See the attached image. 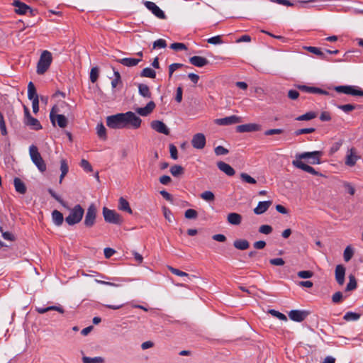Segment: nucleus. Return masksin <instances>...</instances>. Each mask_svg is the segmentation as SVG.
Instances as JSON below:
<instances>
[{
    "label": "nucleus",
    "mask_w": 363,
    "mask_h": 363,
    "mask_svg": "<svg viewBox=\"0 0 363 363\" xmlns=\"http://www.w3.org/2000/svg\"><path fill=\"white\" fill-rule=\"evenodd\" d=\"M52 61V57L51 52L48 50H44L41 53L40 59L37 63V73L40 75L45 74L49 69Z\"/></svg>",
    "instance_id": "nucleus-1"
},
{
    "label": "nucleus",
    "mask_w": 363,
    "mask_h": 363,
    "mask_svg": "<svg viewBox=\"0 0 363 363\" xmlns=\"http://www.w3.org/2000/svg\"><path fill=\"white\" fill-rule=\"evenodd\" d=\"M29 153L32 162L35 164L39 171L44 172L46 170V164L38 152V147L34 145H30Z\"/></svg>",
    "instance_id": "nucleus-2"
},
{
    "label": "nucleus",
    "mask_w": 363,
    "mask_h": 363,
    "mask_svg": "<svg viewBox=\"0 0 363 363\" xmlns=\"http://www.w3.org/2000/svg\"><path fill=\"white\" fill-rule=\"evenodd\" d=\"M84 211L82 207L77 204L70 211L69 215L65 218L66 223L69 225L79 223L84 215Z\"/></svg>",
    "instance_id": "nucleus-3"
},
{
    "label": "nucleus",
    "mask_w": 363,
    "mask_h": 363,
    "mask_svg": "<svg viewBox=\"0 0 363 363\" xmlns=\"http://www.w3.org/2000/svg\"><path fill=\"white\" fill-rule=\"evenodd\" d=\"M106 125L110 128L121 129L125 128L124 113L109 116L106 118Z\"/></svg>",
    "instance_id": "nucleus-4"
},
{
    "label": "nucleus",
    "mask_w": 363,
    "mask_h": 363,
    "mask_svg": "<svg viewBox=\"0 0 363 363\" xmlns=\"http://www.w3.org/2000/svg\"><path fill=\"white\" fill-rule=\"evenodd\" d=\"M103 216L105 221L109 223L121 225L123 221L119 213L106 207L103 208Z\"/></svg>",
    "instance_id": "nucleus-5"
},
{
    "label": "nucleus",
    "mask_w": 363,
    "mask_h": 363,
    "mask_svg": "<svg viewBox=\"0 0 363 363\" xmlns=\"http://www.w3.org/2000/svg\"><path fill=\"white\" fill-rule=\"evenodd\" d=\"M334 89L338 93L351 95L353 96H363V90L356 86L342 85L337 86Z\"/></svg>",
    "instance_id": "nucleus-6"
},
{
    "label": "nucleus",
    "mask_w": 363,
    "mask_h": 363,
    "mask_svg": "<svg viewBox=\"0 0 363 363\" xmlns=\"http://www.w3.org/2000/svg\"><path fill=\"white\" fill-rule=\"evenodd\" d=\"M125 128L132 127L134 129H138L140 127L142 120L135 113L128 111L124 113Z\"/></svg>",
    "instance_id": "nucleus-7"
},
{
    "label": "nucleus",
    "mask_w": 363,
    "mask_h": 363,
    "mask_svg": "<svg viewBox=\"0 0 363 363\" xmlns=\"http://www.w3.org/2000/svg\"><path fill=\"white\" fill-rule=\"evenodd\" d=\"M96 216V208L94 204H91L87 208L84 223L88 227H92L95 223Z\"/></svg>",
    "instance_id": "nucleus-8"
},
{
    "label": "nucleus",
    "mask_w": 363,
    "mask_h": 363,
    "mask_svg": "<svg viewBox=\"0 0 363 363\" xmlns=\"http://www.w3.org/2000/svg\"><path fill=\"white\" fill-rule=\"evenodd\" d=\"M54 110L55 108L53 107L50 113V118L52 124L55 125V121H57L60 128H65L68 123L67 118L62 114H55Z\"/></svg>",
    "instance_id": "nucleus-9"
},
{
    "label": "nucleus",
    "mask_w": 363,
    "mask_h": 363,
    "mask_svg": "<svg viewBox=\"0 0 363 363\" xmlns=\"http://www.w3.org/2000/svg\"><path fill=\"white\" fill-rule=\"evenodd\" d=\"M145 7L150 10L156 17L160 19H166L167 16L164 11L160 9L154 2L145 1L143 2Z\"/></svg>",
    "instance_id": "nucleus-10"
},
{
    "label": "nucleus",
    "mask_w": 363,
    "mask_h": 363,
    "mask_svg": "<svg viewBox=\"0 0 363 363\" xmlns=\"http://www.w3.org/2000/svg\"><path fill=\"white\" fill-rule=\"evenodd\" d=\"M292 164L295 167L301 169H302L308 173H310L313 175L320 176V177L323 176V174L317 172L313 167L305 164L304 162H303L302 161H301L299 160H293Z\"/></svg>",
    "instance_id": "nucleus-11"
},
{
    "label": "nucleus",
    "mask_w": 363,
    "mask_h": 363,
    "mask_svg": "<svg viewBox=\"0 0 363 363\" xmlns=\"http://www.w3.org/2000/svg\"><path fill=\"white\" fill-rule=\"evenodd\" d=\"M310 314L308 311L292 310L289 313V317L295 322H302Z\"/></svg>",
    "instance_id": "nucleus-12"
},
{
    "label": "nucleus",
    "mask_w": 363,
    "mask_h": 363,
    "mask_svg": "<svg viewBox=\"0 0 363 363\" xmlns=\"http://www.w3.org/2000/svg\"><path fill=\"white\" fill-rule=\"evenodd\" d=\"M150 127L159 133H162L164 135H169V129L165 125V123L161 121L155 120L150 123Z\"/></svg>",
    "instance_id": "nucleus-13"
},
{
    "label": "nucleus",
    "mask_w": 363,
    "mask_h": 363,
    "mask_svg": "<svg viewBox=\"0 0 363 363\" xmlns=\"http://www.w3.org/2000/svg\"><path fill=\"white\" fill-rule=\"evenodd\" d=\"M241 122V118L235 115L216 119V123L219 125H229Z\"/></svg>",
    "instance_id": "nucleus-14"
},
{
    "label": "nucleus",
    "mask_w": 363,
    "mask_h": 363,
    "mask_svg": "<svg viewBox=\"0 0 363 363\" xmlns=\"http://www.w3.org/2000/svg\"><path fill=\"white\" fill-rule=\"evenodd\" d=\"M191 145L194 148L203 149L206 145V137L203 133H196L193 136Z\"/></svg>",
    "instance_id": "nucleus-15"
},
{
    "label": "nucleus",
    "mask_w": 363,
    "mask_h": 363,
    "mask_svg": "<svg viewBox=\"0 0 363 363\" xmlns=\"http://www.w3.org/2000/svg\"><path fill=\"white\" fill-rule=\"evenodd\" d=\"M345 267L342 264H337L335 270V277L337 283L342 286L345 283Z\"/></svg>",
    "instance_id": "nucleus-16"
},
{
    "label": "nucleus",
    "mask_w": 363,
    "mask_h": 363,
    "mask_svg": "<svg viewBox=\"0 0 363 363\" xmlns=\"http://www.w3.org/2000/svg\"><path fill=\"white\" fill-rule=\"evenodd\" d=\"M155 108V104L154 101H150L147 104L145 107H140L135 109L137 113L142 116H147L150 115Z\"/></svg>",
    "instance_id": "nucleus-17"
},
{
    "label": "nucleus",
    "mask_w": 363,
    "mask_h": 363,
    "mask_svg": "<svg viewBox=\"0 0 363 363\" xmlns=\"http://www.w3.org/2000/svg\"><path fill=\"white\" fill-rule=\"evenodd\" d=\"M12 5L16 7L15 12L19 15L26 14L28 11V9H30L29 6L19 0H14Z\"/></svg>",
    "instance_id": "nucleus-18"
},
{
    "label": "nucleus",
    "mask_w": 363,
    "mask_h": 363,
    "mask_svg": "<svg viewBox=\"0 0 363 363\" xmlns=\"http://www.w3.org/2000/svg\"><path fill=\"white\" fill-rule=\"evenodd\" d=\"M259 129V125L255 123H248L239 125L236 127V130L238 133H247L257 131Z\"/></svg>",
    "instance_id": "nucleus-19"
},
{
    "label": "nucleus",
    "mask_w": 363,
    "mask_h": 363,
    "mask_svg": "<svg viewBox=\"0 0 363 363\" xmlns=\"http://www.w3.org/2000/svg\"><path fill=\"white\" fill-rule=\"evenodd\" d=\"M272 204V201H259L253 211L256 215L262 214L268 210Z\"/></svg>",
    "instance_id": "nucleus-20"
},
{
    "label": "nucleus",
    "mask_w": 363,
    "mask_h": 363,
    "mask_svg": "<svg viewBox=\"0 0 363 363\" xmlns=\"http://www.w3.org/2000/svg\"><path fill=\"white\" fill-rule=\"evenodd\" d=\"M359 158V157L356 155L355 149L352 148L350 150L349 153L347 155L345 164L347 166L353 167Z\"/></svg>",
    "instance_id": "nucleus-21"
},
{
    "label": "nucleus",
    "mask_w": 363,
    "mask_h": 363,
    "mask_svg": "<svg viewBox=\"0 0 363 363\" xmlns=\"http://www.w3.org/2000/svg\"><path fill=\"white\" fill-rule=\"evenodd\" d=\"M218 168L228 176H233L235 174L234 169L228 164L220 161L217 163Z\"/></svg>",
    "instance_id": "nucleus-22"
},
{
    "label": "nucleus",
    "mask_w": 363,
    "mask_h": 363,
    "mask_svg": "<svg viewBox=\"0 0 363 363\" xmlns=\"http://www.w3.org/2000/svg\"><path fill=\"white\" fill-rule=\"evenodd\" d=\"M189 62L191 65L198 67H202L208 64V60L201 56H193L190 57Z\"/></svg>",
    "instance_id": "nucleus-23"
},
{
    "label": "nucleus",
    "mask_w": 363,
    "mask_h": 363,
    "mask_svg": "<svg viewBox=\"0 0 363 363\" xmlns=\"http://www.w3.org/2000/svg\"><path fill=\"white\" fill-rule=\"evenodd\" d=\"M141 60H142L141 58L136 59V58H130V57H125V58L116 60V61L118 63H121V65H123L125 67H129L136 66Z\"/></svg>",
    "instance_id": "nucleus-24"
},
{
    "label": "nucleus",
    "mask_w": 363,
    "mask_h": 363,
    "mask_svg": "<svg viewBox=\"0 0 363 363\" xmlns=\"http://www.w3.org/2000/svg\"><path fill=\"white\" fill-rule=\"evenodd\" d=\"M13 184L15 187V190L21 194H24L27 191V188L24 182L18 177H15L13 179Z\"/></svg>",
    "instance_id": "nucleus-25"
},
{
    "label": "nucleus",
    "mask_w": 363,
    "mask_h": 363,
    "mask_svg": "<svg viewBox=\"0 0 363 363\" xmlns=\"http://www.w3.org/2000/svg\"><path fill=\"white\" fill-rule=\"evenodd\" d=\"M35 311L40 314H43L45 313L50 311H56L62 314H63L65 313V309L60 306H48V307H45V308L37 307L35 308Z\"/></svg>",
    "instance_id": "nucleus-26"
},
{
    "label": "nucleus",
    "mask_w": 363,
    "mask_h": 363,
    "mask_svg": "<svg viewBox=\"0 0 363 363\" xmlns=\"http://www.w3.org/2000/svg\"><path fill=\"white\" fill-rule=\"evenodd\" d=\"M228 222L234 225H238L241 223L242 216L238 213H230L227 216Z\"/></svg>",
    "instance_id": "nucleus-27"
},
{
    "label": "nucleus",
    "mask_w": 363,
    "mask_h": 363,
    "mask_svg": "<svg viewBox=\"0 0 363 363\" xmlns=\"http://www.w3.org/2000/svg\"><path fill=\"white\" fill-rule=\"evenodd\" d=\"M25 124L28 126H30L31 129L35 130H39L43 128L41 124L39 121L33 116L30 117L28 119L24 121Z\"/></svg>",
    "instance_id": "nucleus-28"
},
{
    "label": "nucleus",
    "mask_w": 363,
    "mask_h": 363,
    "mask_svg": "<svg viewBox=\"0 0 363 363\" xmlns=\"http://www.w3.org/2000/svg\"><path fill=\"white\" fill-rule=\"evenodd\" d=\"M118 209L123 211H125L129 214L133 213V211L130 207L128 201L123 197H121L118 200Z\"/></svg>",
    "instance_id": "nucleus-29"
},
{
    "label": "nucleus",
    "mask_w": 363,
    "mask_h": 363,
    "mask_svg": "<svg viewBox=\"0 0 363 363\" xmlns=\"http://www.w3.org/2000/svg\"><path fill=\"white\" fill-rule=\"evenodd\" d=\"M233 246L240 250H245L250 247V242L245 239H238L233 242Z\"/></svg>",
    "instance_id": "nucleus-30"
},
{
    "label": "nucleus",
    "mask_w": 363,
    "mask_h": 363,
    "mask_svg": "<svg viewBox=\"0 0 363 363\" xmlns=\"http://www.w3.org/2000/svg\"><path fill=\"white\" fill-rule=\"evenodd\" d=\"M317 155H323V152L321 151H313V152H305L301 154H297L296 155V160H299L301 161V160L305 159H311L313 156H315Z\"/></svg>",
    "instance_id": "nucleus-31"
},
{
    "label": "nucleus",
    "mask_w": 363,
    "mask_h": 363,
    "mask_svg": "<svg viewBox=\"0 0 363 363\" xmlns=\"http://www.w3.org/2000/svg\"><path fill=\"white\" fill-rule=\"evenodd\" d=\"M138 91H139V94L145 98L150 99L152 96V94L150 91V88L147 84H138Z\"/></svg>",
    "instance_id": "nucleus-32"
},
{
    "label": "nucleus",
    "mask_w": 363,
    "mask_h": 363,
    "mask_svg": "<svg viewBox=\"0 0 363 363\" xmlns=\"http://www.w3.org/2000/svg\"><path fill=\"white\" fill-rule=\"evenodd\" d=\"M52 217L53 222L56 225L60 226L62 224L64 217L63 214L61 212H60L57 210H54L52 213Z\"/></svg>",
    "instance_id": "nucleus-33"
},
{
    "label": "nucleus",
    "mask_w": 363,
    "mask_h": 363,
    "mask_svg": "<svg viewBox=\"0 0 363 363\" xmlns=\"http://www.w3.org/2000/svg\"><path fill=\"white\" fill-rule=\"evenodd\" d=\"M60 171H61V174H60V181H59L60 184L62 183V179L67 175V174L69 171L68 164H67L66 160H65V159H62L60 161Z\"/></svg>",
    "instance_id": "nucleus-34"
},
{
    "label": "nucleus",
    "mask_w": 363,
    "mask_h": 363,
    "mask_svg": "<svg viewBox=\"0 0 363 363\" xmlns=\"http://www.w3.org/2000/svg\"><path fill=\"white\" fill-rule=\"evenodd\" d=\"M35 97L38 98L35 86L32 82H30L28 85V98L30 100H33V99H35Z\"/></svg>",
    "instance_id": "nucleus-35"
},
{
    "label": "nucleus",
    "mask_w": 363,
    "mask_h": 363,
    "mask_svg": "<svg viewBox=\"0 0 363 363\" xmlns=\"http://www.w3.org/2000/svg\"><path fill=\"white\" fill-rule=\"evenodd\" d=\"M96 133L101 140H106L107 139L106 129L102 123H100L96 125Z\"/></svg>",
    "instance_id": "nucleus-36"
},
{
    "label": "nucleus",
    "mask_w": 363,
    "mask_h": 363,
    "mask_svg": "<svg viewBox=\"0 0 363 363\" xmlns=\"http://www.w3.org/2000/svg\"><path fill=\"white\" fill-rule=\"evenodd\" d=\"M305 49L307 50L308 51H309L310 52L313 53V54L318 55V57H320L323 60H328L327 59V57L325 56V55L318 48L308 46V47H305Z\"/></svg>",
    "instance_id": "nucleus-37"
},
{
    "label": "nucleus",
    "mask_w": 363,
    "mask_h": 363,
    "mask_svg": "<svg viewBox=\"0 0 363 363\" xmlns=\"http://www.w3.org/2000/svg\"><path fill=\"white\" fill-rule=\"evenodd\" d=\"M140 76L143 77H149L154 79L156 77V72L152 69L150 67H146L142 70Z\"/></svg>",
    "instance_id": "nucleus-38"
},
{
    "label": "nucleus",
    "mask_w": 363,
    "mask_h": 363,
    "mask_svg": "<svg viewBox=\"0 0 363 363\" xmlns=\"http://www.w3.org/2000/svg\"><path fill=\"white\" fill-rule=\"evenodd\" d=\"M170 172L174 177H178L184 174V168L181 165L175 164L171 167Z\"/></svg>",
    "instance_id": "nucleus-39"
},
{
    "label": "nucleus",
    "mask_w": 363,
    "mask_h": 363,
    "mask_svg": "<svg viewBox=\"0 0 363 363\" xmlns=\"http://www.w3.org/2000/svg\"><path fill=\"white\" fill-rule=\"evenodd\" d=\"M317 116L316 113L313 111L307 112L305 114L301 115L296 118L297 121H310Z\"/></svg>",
    "instance_id": "nucleus-40"
},
{
    "label": "nucleus",
    "mask_w": 363,
    "mask_h": 363,
    "mask_svg": "<svg viewBox=\"0 0 363 363\" xmlns=\"http://www.w3.org/2000/svg\"><path fill=\"white\" fill-rule=\"evenodd\" d=\"M360 318V314L354 312L349 311L347 312L343 319L346 321L357 320Z\"/></svg>",
    "instance_id": "nucleus-41"
},
{
    "label": "nucleus",
    "mask_w": 363,
    "mask_h": 363,
    "mask_svg": "<svg viewBox=\"0 0 363 363\" xmlns=\"http://www.w3.org/2000/svg\"><path fill=\"white\" fill-rule=\"evenodd\" d=\"M357 288V281L353 275H350L349 283L347 284L346 291H350Z\"/></svg>",
    "instance_id": "nucleus-42"
},
{
    "label": "nucleus",
    "mask_w": 363,
    "mask_h": 363,
    "mask_svg": "<svg viewBox=\"0 0 363 363\" xmlns=\"http://www.w3.org/2000/svg\"><path fill=\"white\" fill-rule=\"evenodd\" d=\"M201 198L206 201L211 202L215 200L214 194L211 191H205L201 194Z\"/></svg>",
    "instance_id": "nucleus-43"
},
{
    "label": "nucleus",
    "mask_w": 363,
    "mask_h": 363,
    "mask_svg": "<svg viewBox=\"0 0 363 363\" xmlns=\"http://www.w3.org/2000/svg\"><path fill=\"white\" fill-rule=\"evenodd\" d=\"M82 362L83 363H103L104 359L101 357H96L94 358L83 357Z\"/></svg>",
    "instance_id": "nucleus-44"
},
{
    "label": "nucleus",
    "mask_w": 363,
    "mask_h": 363,
    "mask_svg": "<svg viewBox=\"0 0 363 363\" xmlns=\"http://www.w3.org/2000/svg\"><path fill=\"white\" fill-rule=\"evenodd\" d=\"M240 179L242 182L251 184H255L257 183V181L255 179L247 174V173L242 172L240 174Z\"/></svg>",
    "instance_id": "nucleus-45"
},
{
    "label": "nucleus",
    "mask_w": 363,
    "mask_h": 363,
    "mask_svg": "<svg viewBox=\"0 0 363 363\" xmlns=\"http://www.w3.org/2000/svg\"><path fill=\"white\" fill-rule=\"evenodd\" d=\"M353 254H354V252H353V250L352 249V247L350 246H347L345 249L344 254H343L345 261L349 262L352 259Z\"/></svg>",
    "instance_id": "nucleus-46"
},
{
    "label": "nucleus",
    "mask_w": 363,
    "mask_h": 363,
    "mask_svg": "<svg viewBox=\"0 0 363 363\" xmlns=\"http://www.w3.org/2000/svg\"><path fill=\"white\" fill-rule=\"evenodd\" d=\"M80 167L86 172H91L93 171L91 164L85 159L81 160Z\"/></svg>",
    "instance_id": "nucleus-47"
},
{
    "label": "nucleus",
    "mask_w": 363,
    "mask_h": 363,
    "mask_svg": "<svg viewBox=\"0 0 363 363\" xmlns=\"http://www.w3.org/2000/svg\"><path fill=\"white\" fill-rule=\"evenodd\" d=\"M48 193L50 194V196L55 199L57 201H58L60 204H62L64 207H67L66 203L61 199L60 196H59L54 190L52 189H48Z\"/></svg>",
    "instance_id": "nucleus-48"
},
{
    "label": "nucleus",
    "mask_w": 363,
    "mask_h": 363,
    "mask_svg": "<svg viewBox=\"0 0 363 363\" xmlns=\"http://www.w3.org/2000/svg\"><path fill=\"white\" fill-rule=\"evenodd\" d=\"M99 69L96 67H92L90 72V81L92 83H94L96 82L99 77Z\"/></svg>",
    "instance_id": "nucleus-49"
},
{
    "label": "nucleus",
    "mask_w": 363,
    "mask_h": 363,
    "mask_svg": "<svg viewBox=\"0 0 363 363\" xmlns=\"http://www.w3.org/2000/svg\"><path fill=\"white\" fill-rule=\"evenodd\" d=\"M185 218L187 219H196L198 216V213L194 209H187L184 213Z\"/></svg>",
    "instance_id": "nucleus-50"
},
{
    "label": "nucleus",
    "mask_w": 363,
    "mask_h": 363,
    "mask_svg": "<svg viewBox=\"0 0 363 363\" xmlns=\"http://www.w3.org/2000/svg\"><path fill=\"white\" fill-rule=\"evenodd\" d=\"M272 227L269 225H262L259 228V232L264 235L270 234L272 232Z\"/></svg>",
    "instance_id": "nucleus-51"
},
{
    "label": "nucleus",
    "mask_w": 363,
    "mask_h": 363,
    "mask_svg": "<svg viewBox=\"0 0 363 363\" xmlns=\"http://www.w3.org/2000/svg\"><path fill=\"white\" fill-rule=\"evenodd\" d=\"M315 129L314 128H301V129L296 130L294 132V134L296 135H299L301 134H308V133H312L315 132Z\"/></svg>",
    "instance_id": "nucleus-52"
},
{
    "label": "nucleus",
    "mask_w": 363,
    "mask_h": 363,
    "mask_svg": "<svg viewBox=\"0 0 363 363\" xmlns=\"http://www.w3.org/2000/svg\"><path fill=\"white\" fill-rule=\"evenodd\" d=\"M169 270L174 274L179 277H189V274L184 272H182L178 269L174 268L172 267H168Z\"/></svg>",
    "instance_id": "nucleus-53"
},
{
    "label": "nucleus",
    "mask_w": 363,
    "mask_h": 363,
    "mask_svg": "<svg viewBox=\"0 0 363 363\" xmlns=\"http://www.w3.org/2000/svg\"><path fill=\"white\" fill-rule=\"evenodd\" d=\"M214 152L216 155L219 156L227 155L229 152V150L223 146L219 145L215 148Z\"/></svg>",
    "instance_id": "nucleus-54"
},
{
    "label": "nucleus",
    "mask_w": 363,
    "mask_h": 363,
    "mask_svg": "<svg viewBox=\"0 0 363 363\" xmlns=\"http://www.w3.org/2000/svg\"><path fill=\"white\" fill-rule=\"evenodd\" d=\"M184 67V65L183 64H180V63H173L172 65H169V77H172L174 72L175 70H177V69L179 68H181Z\"/></svg>",
    "instance_id": "nucleus-55"
},
{
    "label": "nucleus",
    "mask_w": 363,
    "mask_h": 363,
    "mask_svg": "<svg viewBox=\"0 0 363 363\" xmlns=\"http://www.w3.org/2000/svg\"><path fill=\"white\" fill-rule=\"evenodd\" d=\"M298 277L301 279H308L313 276V272L309 270L300 271L297 274Z\"/></svg>",
    "instance_id": "nucleus-56"
},
{
    "label": "nucleus",
    "mask_w": 363,
    "mask_h": 363,
    "mask_svg": "<svg viewBox=\"0 0 363 363\" xmlns=\"http://www.w3.org/2000/svg\"><path fill=\"white\" fill-rule=\"evenodd\" d=\"M355 108H356V106H354L353 104H350L338 106V108H340V110L343 111L345 113L352 111L354 110Z\"/></svg>",
    "instance_id": "nucleus-57"
},
{
    "label": "nucleus",
    "mask_w": 363,
    "mask_h": 363,
    "mask_svg": "<svg viewBox=\"0 0 363 363\" xmlns=\"http://www.w3.org/2000/svg\"><path fill=\"white\" fill-rule=\"evenodd\" d=\"M269 313L270 314H272V315H274V317L278 318L281 320H287V318L284 314H283L276 310L271 309V310H269Z\"/></svg>",
    "instance_id": "nucleus-58"
},
{
    "label": "nucleus",
    "mask_w": 363,
    "mask_h": 363,
    "mask_svg": "<svg viewBox=\"0 0 363 363\" xmlns=\"http://www.w3.org/2000/svg\"><path fill=\"white\" fill-rule=\"evenodd\" d=\"M167 47L166 41L164 39H158L153 43V48H164Z\"/></svg>",
    "instance_id": "nucleus-59"
},
{
    "label": "nucleus",
    "mask_w": 363,
    "mask_h": 363,
    "mask_svg": "<svg viewBox=\"0 0 363 363\" xmlns=\"http://www.w3.org/2000/svg\"><path fill=\"white\" fill-rule=\"evenodd\" d=\"M311 94H323V95H328V91L323 90L320 88L311 86L310 87V92Z\"/></svg>",
    "instance_id": "nucleus-60"
},
{
    "label": "nucleus",
    "mask_w": 363,
    "mask_h": 363,
    "mask_svg": "<svg viewBox=\"0 0 363 363\" xmlns=\"http://www.w3.org/2000/svg\"><path fill=\"white\" fill-rule=\"evenodd\" d=\"M170 48L173 49L174 50H183L187 49L185 44L182 43H174L171 44Z\"/></svg>",
    "instance_id": "nucleus-61"
},
{
    "label": "nucleus",
    "mask_w": 363,
    "mask_h": 363,
    "mask_svg": "<svg viewBox=\"0 0 363 363\" xmlns=\"http://www.w3.org/2000/svg\"><path fill=\"white\" fill-rule=\"evenodd\" d=\"M0 231L2 233V237L7 240L13 241L15 240L14 235L10 232H4L3 228L0 227Z\"/></svg>",
    "instance_id": "nucleus-62"
},
{
    "label": "nucleus",
    "mask_w": 363,
    "mask_h": 363,
    "mask_svg": "<svg viewBox=\"0 0 363 363\" xmlns=\"http://www.w3.org/2000/svg\"><path fill=\"white\" fill-rule=\"evenodd\" d=\"M169 152H170L171 157L172 159L177 160L178 158L177 148L174 145H173V144L169 145Z\"/></svg>",
    "instance_id": "nucleus-63"
},
{
    "label": "nucleus",
    "mask_w": 363,
    "mask_h": 363,
    "mask_svg": "<svg viewBox=\"0 0 363 363\" xmlns=\"http://www.w3.org/2000/svg\"><path fill=\"white\" fill-rule=\"evenodd\" d=\"M342 297H343L342 293L341 291H337V292H335L332 296V301L335 303H338L341 302Z\"/></svg>",
    "instance_id": "nucleus-64"
}]
</instances>
